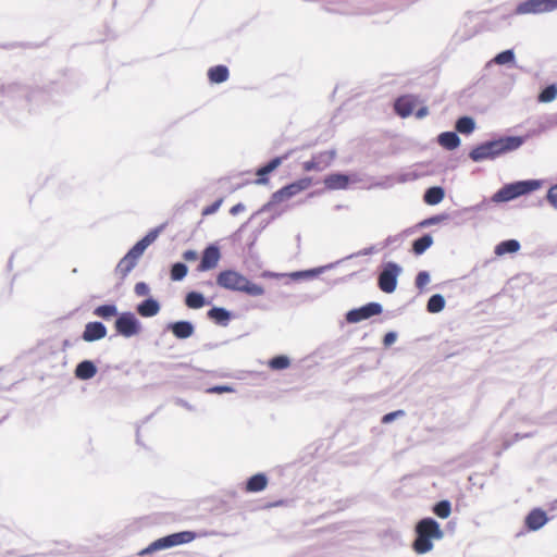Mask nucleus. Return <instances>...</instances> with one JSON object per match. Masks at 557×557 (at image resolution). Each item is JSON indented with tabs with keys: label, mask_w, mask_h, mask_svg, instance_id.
Wrapping results in <instances>:
<instances>
[{
	"label": "nucleus",
	"mask_w": 557,
	"mask_h": 557,
	"mask_svg": "<svg viewBox=\"0 0 557 557\" xmlns=\"http://www.w3.org/2000/svg\"><path fill=\"white\" fill-rule=\"evenodd\" d=\"M216 284L222 288L242 292L253 297L264 294V288L261 285L252 283L246 276L234 270L220 272L216 276Z\"/></svg>",
	"instance_id": "f257e3e1"
},
{
	"label": "nucleus",
	"mask_w": 557,
	"mask_h": 557,
	"mask_svg": "<svg viewBox=\"0 0 557 557\" xmlns=\"http://www.w3.org/2000/svg\"><path fill=\"white\" fill-rule=\"evenodd\" d=\"M522 145L520 137H506L498 140L488 141L471 150L470 158L473 161L494 159L502 153L515 150Z\"/></svg>",
	"instance_id": "f03ea898"
},
{
	"label": "nucleus",
	"mask_w": 557,
	"mask_h": 557,
	"mask_svg": "<svg viewBox=\"0 0 557 557\" xmlns=\"http://www.w3.org/2000/svg\"><path fill=\"white\" fill-rule=\"evenodd\" d=\"M417 537L412 547L418 554H425L433 548V540L443 537L440 524L432 518H424L416 525Z\"/></svg>",
	"instance_id": "7ed1b4c3"
},
{
	"label": "nucleus",
	"mask_w": 557,
	"mask_h": 557,
	"mask_svg": "<svg viewBox=\"0 0 557 557\" xmlns=\"http://www.w3.org/2000/svg\"><path fill=\"white\" fill-rule=\"evenodd\" d=\"M157 236V231L149 232L143 239L137 242L120 260L115 268V272L121 276V278H125L128 273L136 267L146 248L156 240Z\"/></svg>",
	"instance_id": "20e7f679"
},
{
	"label": "nucleus",
	"mask_w": 557,
	"mask_h": 557,
	"mask_svg": "<svg viewBox=\"0 0 557 557\" xmlns=\"http://www.w3.org/2000/svg\"><path fill=\"white\" fill-rule=\"evenodd\" d=\"M541 186L542 182L537 180L519 181L516 183L506 184L493 195L492 200L494 202H507L520 196L532 193L539 189Z\"/></svg>",
	"instance_id": "39448f33"
},
{
	"label": "nucleus",
	"mask_w": 557,
	"mask_h": 557,
	"mask_svg": "<svg viewBox=\"0 0 557 557\" xmlns=\"http://www.w3.org/2000/svg\"><path fill=\"white\" fill-rule=\"evenodd\" d=\"M195 539V534L193 532H178L173 533L168 536L161 537L152 542L147 548H145L140 554H149L160 549L170 548L173 546H177L181 544L188 543Z\"/></svg>",
	"instance_id": "423d86ee"
},
{
	"label": "nucleus",
	"mask_w": 557,
	"mask_h": 557,
	"mask_svg": "<svg viewBox=\"0 0 557 557\" xmlns=\"http://www.w3.org/2000/svg\"><path fill=\"white\" fill-rule=\"evenodd\" d=\"M195 539V534L193 532H178L173 533L168 536L161 537L152 542L147 548H145L140 554H149L160 549L170 548L173 546H177L181 544L188 543Z\"/></svg>",
	"instance_id": "0eeeda50"
},
{
	"label": "nucleus",
	"mask_w": 557,
	"mask_h": 557,
	"mask_svg": "<svg viewBox=\"0 0 557 557\" xmlns=\"http://www.w3.org/2000/svg\"><path fill=\"white\" fill-rule=\"evenodd\" d=\"M312 185L311 177H302L296 182H293L272 195V201L275 203H280L284 200H287L299 193L308 189Z\"/></svg>",
	"instance_id": "6e6552de"
},
{
	"label": "nucleus",
	"mask_w": 557,
	"mask_h": 557,
	"mask_svg": "<svg viewBox=\"0 0 557 557\" xmlns=\"http://www.w3.org/2000/svg\"><path fill=\"white\" fill-rule=\"evenodd\" d=\"M401 269L398 264L389 262L379 274L377 285L380 289L386 294L395 292L397 287V278Z\"/></svg>",
	"instance_id": "1a4fd4ad"
},
{
	"label": "nucleus",
	"mask_w": 557,
	"mask_h": 557,
	"mask_svg": "<svg viewBox=\"0 0 557 557\" xmlns=\"http://www.w3.org/2000/svg\"><path fill=\"white\" fill-rule=\"evenodd\" d=\"M115 331L124 337H132L139 334L141 327L134 313L124 312L117 317L114 323Z\"/></svg>",
	"instance_id": "9d476101"
},
{
	"label": "nucleus",
	"mask_w": 557,
	"mask_h": 557,
	"mask_svg": "<svg viewBox=\"0 0 557 557\" xmlns=\"http://www.w3.org/2000/svg\"><path fill=\"white\" fill-rule=\"evenodd\" d=\"M557 9V0H527L518 4L517 14H541Z\"/></svg>",
	"instance_id": "9b49d317"
},
{
	"label": "nucleus",
	"mask_w": 557,
	"mask_h": 557,
	"mask_svg": "<svg viewBox=\"0 0 557 557\" xmlns=\"http://www.w3.org/2000/svg\"><path fill=\"white\" fill-rule=\"evenodd\" d=\"M382 312V306L377 302H369L358 309L350 310L346 314V320L349 323H357L362 320L377 315Z\"/></svg>",
	"instance_id": "f8f14e48"
},
{
	"label": "nucleus",
	"mask_w": 557,
	"mask_h": 557,
	"mask_svg": "<svg viewBox=\"0 0 557 557\" xmlns=\"http://www.w3.org/2000/svg\"><path fill=\"white\" fill-rule=\"evenodd\" d=\"M334 158H335L334 151L319 152V153L312 156V158L310 160L305 161L302 163V169L306 172L323 171L331 165Z\"/></svg>",
	"instance_id": "ddd939ff"
},
{
	"label": "nucleus",
	"mask_w": 557,
	"mask_h": 557,
	"mask_svg": "<svg viewBox=\"0 0 557 557\" xmlns=\"http://www.w3.org/2000/svg\"><path fill=\"white\" fill-rule=\"evenodd\" d=\"M220 259H221L220 249L214 245H210L203 250L201 261H200L197 270L199 272H203V271L214 269V268H216Z\"/></svg>",
	"instance_id": "4468645a"
},
{
	"label": "nucleus",
	"mask_w": 557,
	"mask_h": 557,
	"mask_svg": "<svg viewBox=\"0 0 557 557\" xmlns=\"http://www.w3.org/2000/svg\"><path fill=\"white\" fill-rule=\"evenodd\" d=\"M419 100L416 96L405 95L396 99L394 103L395 112L401 117H408L417 108Z\"/></svg>",
	"instance_id": "2eb2a0df"
},
{
	"label": "nucleus",
	"mask_w": 557,
	"mask_h": 557,
	"mask_svg": "<svg viewBox=\"0 0 557 557\" xmlns=\"http://www.w3.org/2000/svg\"><path fill=\"white\" fill-rule=\"evenodd\" d=\"M548 521L546 512L541 508L532 509L525 517L524 523L528 530L536 531Z\"/></svg>",
	"instance_id": "dca6fc26"
},
{
	"label": "nucleus",
	"mask_w": 557,
	"mask_h": 557,
	"mask_svg": "<svg viewBox=\"0 0 557 557\" xmlns=\"http://www.w3.org/2000/svg\"><path fill=\"white\" fill-rule=\"evenodd\" d=\"M107 335V327L101 322H89L86 324L82 338L85 342L99 341Z\"/></svg>",
	"instance_id": "f3484780"
},
{
	"label": "nucleus",
	"mask_w": 557,
	"mask_h": 557,
	"mask_svg": "<svg viewBox=\"0 0 557 557\" xmlns=\"http://www.w3.org/2000/svg\"><path fill=\"white\" fill-rule=\"evenodd\" d=\"M286 159V156L284 157H276L274 159H272L269 163H267L265 165L259 168L257 170V180H256V184L258 185H263V184H267L269 182V178H268V174L272 173L274 170H276L283 162V160Z\"/></svg>",
	"instance_id": "a211bd4d"
},
{
	"label": "nucleus",
	"mask_w": 557,
	"mask_h": 557,
	"mask_svg": "<svg viewBox=\"0 0 557 557\" xmlns=\"http://www.w3.org/2000/svg\"><path fill=\"white\" fill-rule=\"evenodd\" d=\"M323 183L330 190L346 189L350 183V178L346 174L333 173L325 176Z\"/></svg>",
	"instance_id": "6ab92c4d"
},
{
	"label": "nucleus",
	"mask_w": 557,
	"mask_h": 557,
	"mask_svg": "<svg viewBox=\"0 0 557 557\" xmlns=\"http://www.w3.org/2000/svg\"><path fill=\"white\" fill-rule=\"evenodd\" d=\"M169 329L173 333L176 338L185 339L190 337L194 334V325L188 321H177L171 323Z\"/></svg>",
	"instance_id": "aec40b11"
},
{
	"label": "nucleus",
	"mask_w": 557,
	"mask_h": 557,
	"mask_svg": "<svg viewBox=\"0 0 557 557\" xmlns=\"http://www.w3.org/2000/svg\"><path fill=\"white\" fill-rule=\"evenodd\" d=\"M160 311V305L156 299L148 298L137 306V312L145 318L154 317Z\"/></svg>",
	"instance_id": "412c9836"
},
{
	"label": "nucleus",
	"mask_w": 557,
	"mask_h": 557,
	"mask_svg": "<svg viewBox=\"0 0 557 557\" xmlns=\"http://www.w3.org/2000/svg\"><path fill=\"white\" fill-rule=\"evenodd\" d=\"M268 485V478L263 473H257L246 482V492L256 493L263 491Z\"/></svg>",
	"instance_id": "4be33fe9"
},
{
	"label": "nucleus",
	"mask_w": 557,
	"mask_h": 557,
	"mask_svg": "<svg viewBox=\"0 0 557 557\" xmlns=\"http://www.w3.org/2000/svg\"><path fill=\"white\" fill-rule=\"evenodd\" d=\"M96 373H97V368L89 360L79 362L75 369V376L81 380H89V379L94 377L96 375Z\"/></svg>",
	"instance_id": "5701e85b"
},
{
	"label": "nucleus",
	"mask_w": 557,
	"mask_h": 557,
	"mask_svg": "<svg viewBox=\"0 0 557 557\" xmlns=\"http://www.w3.org/2000/svg\"><path fill=\"white\" fill-rule=\"evenodd\" d=\"M230 72L225 65H215L208 70V78L212 84H221L228 79Z\"/></svg>",
	"instance_id": "b1692460"
},
{
	"label": "nucleus",
	"mask_w": 557,
	"mask_h": 557,
	"mask_svg": "<svg viewBox=\"0 0 557 557\" xmlns=\"http://www.w3.org/2000/svg\"><path fill=\"white\" fill-rule=\"evenodd\" d=\"M444 196H445L444 189L442 187L434 186V187H430L425 191V194L423 196V200L425 203H428L430 206H434V205L440 203L444 199Z\"/></svg>",
	"instance_id": "393cba45"
},
{
	"label": "nucleus",
	"mask_w": 557,
	"mask_h": 557,
	"mask_svg": "<svg viewBox=\"0 0 557 557\" xmlns=\"http://www.w3.org/2000/svg\"><path fill=\"white\" fill-rule=\"evenodd\" d=\"M520 249V244L516 239H508L499 243L495 248V253L497 256H503L506 253H513Z\"/></svg>",
	"instance_id": "a878e982"
},
{
	"label": "nucleus",
	"mask_w": 557,
	"mask_h": 557,
	"mask_svg": "<svg viewBox=\"0 0 557 557\" xmlns=\"http://www.w3.org/2000/svg\"><path fill=\"white\" fill-rule=\"evenodd\" d=\"M438 143L446 149H455L459 146L460 139L454 132L442 133L438 137Z\"/></svg>",
	"instance_id": "bb28decb"
},
{
	"label": "nucleus",
	"mask_w": 557,
	"mask_h": 557,
	"mask_svg": "<svg viewBox=\"0 0 557 557\" xmlns=\"http://www.w3.org/2000/svg\"><path fill=\"white\" fill-rule=\"evenodd\" d=\"M433 244V238L431 235H423L422 237L416 239L412 244V251L416 255H422L426 249H429Z\"/></svg>",
	"instance_id": "cd10ccee"
},
{
	"label": "nucleus",
	"mask_w": 557,
	"mask_h": 557,
	"mask_svg": "<svg viewBox=\"0 0 557 557\" xmlns=\"http://www.w3.org/2000/svg\"><path fill=\"white\" fill-rule=\"evenodd\" d=\"M185 304L188 308L199 309L205 306L206 301L202 294L197 292H190L186 295Z\"/></svg>",
	"instance_id": "c85d7f7f"
},
{
	"label": "nucleus",
	"mask_w": 557,
	"mask_h": 557,
	"mask_svg": "<svg viewBox=\"0 0 557 557\" xmlns=\"http://www.w3.org/2000/svg\"><path fill=\"white\" fill-rule=\"evenodd\" d=\"M94 314L109 320L117 314V308L115 305H101L94 310Z\"/></svg>",
	"instance_id": "c756f323"
},
{
	"label": "nucleus",
	"mask_w": 557,
	"mask_h": 557,
	"mask_svg": "<svg viewBox=\"0 0 557 557\" xmlns=\"http://www.w3.org/2000/svg\"><path fill=\"white\" fill-rule=\"evenodd\" d=\"M445 307V299L442 295L435 294L428 300L426 309L431 313L441 312Z\"/></svg>",
	"instance_id": "7c9ffc66"
},
{
	"label": "nucleus",
	"mask_w": 557,
	"mask_h": 557,
	"mask_svg": "<svg viewBox=\"0 0 557 557\" xmlns=\"http://www.w3.org/2000/svg\"><path fill=\"white\" fill-rule=\"evenodd\" d=\"M208 317L218 322L225 324L230 320V313L224 308H212L208 311Z\"/></svg>",
	"instance_id": "2f4dec72"
},
{
	"label": "nucleus",
	"mask_w": 557,
	"mask_h": 557,
	"mask_svg": "<svg viewBox=\"0 0 557 557\" xmlns=\"http://www.w3.org/2000/svg\"><path fill=\"white\" fill-rule=\"evenodd\" d=\"M474 126V121L469 116H462L456 123V129L461 134L472 133Z\"/></svg>",
	"instance_id": "473e14b6"
},
{
	"label": "nucleus",
	"mask_w": 557,
	"mask_h": 557,
	"mask_svg": "<svg viewBox=\"0 0 557 557\" xmlns=\"http://www.w3.org/2000/svg\"><path fill=\"white\" fill-rule=\"evenodd\" d=\"M433 512L442 518V519H446L449 517L450 512H451V506H450V503L448 500H441L438 502L434 508H433Z\"/></svg>",
	"instance_id": "72a5a7b5"
},
{
	"label": "nucleus",
	"mask_w": 557,
	"mask_h": 557,
	"mask_svg": "<svg viewBox=\"0 0 557 557\" xmlns=\"http://www.w3.org/2000/svg\"><path fill=\"white\" fill-rule=\"evenodd\" d=\"M556 97L557 87L555 85H549L540 92L537 100L539 102L546 103L553 101Z\"/></svg>",
	"instance_id": "f704fd0d"
},
{
	"label": "nucleus",
	"mask_w": 557,
	"mask_h": 557,
	"mask_svg": "<svg viewBox=\"0 0 557 557\" xmlns=\"http://www.w3.org/2000/svg\"><path fill=\"white\" fill-rule=\"evenodd\" d=\"M186 274H187V267L184 263L177 262L172 265L171 278L173 281H181L186 276Z\"/></svg>",
	"instance_id": "c9c22d12"
},
{
	"label": "nucleus",
	"mask_w": 557,
	"mask_h": 557,
	"mask_svg": "<svg viewBox=\"0 0 557 557\" xmlns=\"http://www.w3.org/2000/svg\"><path fill=\"white\" fill-rule=\"evenodd\" d=\"M289 359L286 356H276L272 358L269 366L273 370H283L289 367Z\"/></svg>",
	"instance_id": "e433bc0d"
},
{
	"label": "nucleus",
	"mask_w": 557,
	"mask_h": 557,
	"mask_svg": "<svg viewBox=\"0 0 557 557\" xmlns=\"http://www.w3.org/2000/svg\"><path fill=\"white\" fill-rule=\"evenodd\" d=\"M513 59H515L513 52L511 50H505V51L498 53L494 58V62L497 64H507V63L512 62Z\"/></svg>",
	"instance_id": "4c0bfd02"
},
{
	"label": "nucleus",
	"mask_w": 557,
	"mask_h": 557,
	"mask_svg": "<svg viewBox=\"0 0 557 557\" xmlns=\"http://www.w3.org/2000/svg\"><path fill=\"white\" fill-rule=\"evenodd\" d=\"M430 282V275L426 271H421L416 276V286L419 289H422L424 286H426Z\"/></svg>",
	"instance_id": "58836bf2"
},
{
	"label": "nucleus",
	"mask_w": 557,
	"mask_h": 557,
	"mask_svg": "<svg viewBox=\"0 0 557 557\" xmlns=\"http://www.w3.org/2000/svg\"><path fill=\"white\" fill-rule=\"evenodd\" d=\"M222 202H223V199H218L210 206L203 208L202 215L207 216V215L215 213L219 210V208L221 207Z\"/></svg>",
	"instance_id": "ea45409f"
},
{
	"label": "nucleus",
	"mask_w": 557,
	"mask_h": 557,
	"mask_svg": "<svg viewBox=\"0 0 557 557\" xmlns=\"http://www.w3.org/2000/svg\"><path fill=\"white\" fill-rule=\"evenodd\" d=\"M134 290L135 294L139 297L147 296L149 294V287L145 282L136 283Z\"/></svg>",
	"instance_id": "a19ab883"
},
{
	"label": "nucleus",
	"mask_w": 557,
	"mask_h": 557,
	"mask_svg": "<svg viewBox=\"0 0 557 557\" xmlns=\"http://www.w3.org/2000/svg\"><path fill=\"white\" fill-rule=\"evenodd\" d=\"M547 200L555 209H557V185H554L548 189Z\"/></svg>",
	"instance_id": "79ce46f5"
},
{
	"label": "nucleus",
	"mask_w": 557,
	"mask_h": 557,
	"mask_svg": "<svg viewBox=\"0 0 557 557\" xmlns=\"http://www.w3.org/2000/svg\"><path fill=\"white\" fill-rule=\"evenodd\" d=\"M232 391L233 389L230 386L218 385V386H212V387L208 388L207 393H210V394H223V393H230Z\"/></svg>",
	"instance_id": "37998d69"
},
{
	"label": "nucleus",
	"mask_w": 557,
	"mask_h": 557,
	"mask_svg": "<svg viewBox=\"0 0 557 557\" xmlns=\"http://www.w3.org/2000/svg\"><path fill=\"white\" fill-rule=\"evenodd\" d=\"M399 416H404V411L403 410H397V411L389 412V413H387V414H385L383 417L382 422L383 423H389V422H392L394 419H396Z\"/></svg>",
	"instance_id": "c03bdc74"
},
{
	"label": "nucleus",
	"mask_w": 557,
	"mask_h": 557,
	"mask_svg": "<svg viewBox=\"0 0 557 557\" xmlns=\"http://www.w3.org/2000/svg\"><path fill=\"white\" fill-rule=\"evenodd\" d=\"M396 341V334L393 332L386 333L383 339L385 346L392 345Z\"/></svg>",
	"instance_id": "a18cd8bd"
},
{
	"label": "nucleus",
	"mask_w": 557,
	"mask_h": 557,
	"mask_svg": "<svg viewBox=\"0 0 557 557\" xmlns=\"http://www.w3.org/2000/svg\"><path fill=\"white\" fill-rule=\"evenodd\" d=\"M183 258L186 261H194V260H196L198 258V253L195 250H186L183 253Z\"/></svg>",
	"instance_id": "49530a36"
},
{
	"label": "nucleus",
	"mask_w": 557,
	"mask_h": 557,
	"mask_svg": "<svg viewBox=\"0 0 557 557\" xmlns=\"http://www.w3.org/2000/svg\"><path fill=\"white\" fill-rule=\"evenodd\" d=\"M428 113H429L428 108L421 107L416 111V116L419 119H422V117L426 116Z\"/></svg>",
	"instance_id": "de8ad7c7"
},
{
	"label": "nucleus",
	"mask_w": 557,
	"mask_h": 557,
	"mask_svg": "<svg viewBox=\"0 0 557 557\" xmlns=\"http://www.w3.org/2000/svg\"><path fill=\"white\" fill-rule=\"evenodd\" d=\"M239 207H240V205L234 206V207L231 209V212H232V213H236L237 211H239Z\"/></svg>",
	"instance_id": "09e8293b"
}]
</instances>
